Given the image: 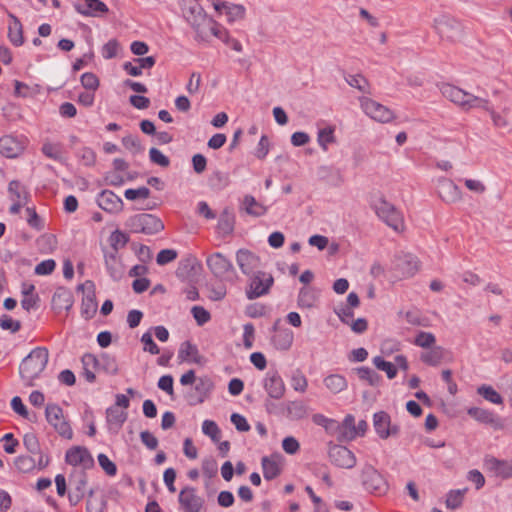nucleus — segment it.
I'll use <instances>...</instances> for the list:
<instances>
[{
	"label": "nucleus",
	"mask_w": 512,
	"mask_h": 512,
	"mask_svg": "<svg viewBox=\"0 0 512 512\" xmlns=\"http://www.w3.org/2000/svg\"><path fill=\"white\" fill-rule=\"evenodd\" d=\"M106 418L109 429L118 432L127 419V412L118 407H109L106 411Z\"/></svg>",
	"instance_id": "32"
},
{
	"label": "nucleus",
	"mask_w": 512,
	"mask_h": 512,
	"mask_svg": "<svg viewBox=\"0 0 512 512\" xmlns=\"http://www.w3.org/2000/svg\"><path fill=\"white\" fill-rule=\"evenodd\" d=\"M360 104L364 113L375 121L388 123L395 118L392 110L371 98H361Z\"/></svg>",
	"instance_id": "8"
},
{
	"label": "nucleus",
	"mask_w": 512,
	"mask_h": 512,
	"mask_svg": "<svg viewBox=\"0 0 512 512\" xmlns=\"http://www.w3.org/2000/svg\"><path fill=\"white\" fill-rule=\"evenodd\" d=\"M263 387L268 396L273 399H281L286 391L285 383L278 371H269L266 374Z\"/></svg>",
	"instance_id": "16"
},
{
	"label": "nucleus",
	"mask_w": 512,
	"mask_h": 512,
	"mask_svg": "<svg viewBox=\"0 0 512 512\" xmlns=\"http://www.w3.org/2000/svg\"><path fill=\"white\" fill-rule=\"evenodd\" d=\"M376 215L387 226L396 232H402L405 229L404 217L402 212L396 206L388 202L384 197H380L372 204Z\"/></svg>",
	"instance_id": "1"
},
{
	"label": "nucleus",
	"mask_w": 512,
	"mask_h": 512,
	"mask_svg": "<svg viewBox=\"0 0 512 512\" xmlns=\"http://www.w3.org/2000/svg\"><path fill=\"white\" fill-rule=\"evenodd\" d=\"M229 175L222 171L213 172L208 178V185L213 191H221L229 185Z\"/></svg>",
	"instance_id": "45"
},
{
	"label": "nucleus",
	"mask_w": 512,
	"mask_h": 512,
	"mask_svg": "<svg viewBox=\"0 0 512 512\" xmlns=\"http://www.w3.org/2000/svg\"><path fill=\"white\" fill-rule=\"evenodd\" d=\"M69 485L68 500L71 506H76L86 495L87 474L84 471H74L69 477Z\"/></svg>",
	"instance_id": "10"
},
{
	"label": "nucleus",
	"mask_w": 512,
	"mask_h": 512,
	"mask_svg": "<svg viewBox=\"0 0 512 512\" xmlns=\"http://www.w3.org/2000/svg\"><path fill=\"white\" fill-rule=\"evenodd\" d=\"M235 228V214L229 207L223 209L219 216L217 229L223 235H231Z\"/></svg>",
	"instance_id": "28"
},
{
	"label": "nucleus",
	"mask_w": 512,
	"mask_h": 512,
	"mask_svg": "<svg viewBox=\"0 0 512 512\" xmlns=\"http://www.w3.org/2000/svg\"><path fill=\"white\" fill-rule=\"evenodd\" d=\"M467 414L476 421L490 425L495 429L501 427L499 418L490 410L480 407H471L467 410Z\"/></svg>",
	"instance_id": "24"
},
{
	"label": "nucleus",
	"mask_w": 512,
	"mask_h": 512,
	"mask_svg": "<svg viewBox=\"0 0 512 512\" xmlns=\"http://www.w3.org/2000/svg\"><path fill=\"white\" fill-rule=\"evenodd\" d=\"M36 244L42 254H49L56 248L57 240L53 234H43L37 239Z\"/></svg>",
	"instance_id": "48"
},
{
	"label": "nucleus",
	"mask_w": 512,
	"mask_h": 512,
	"mask_svg": "<svg viewBox=\"0 0 512 512\" xmlns=\"http://www.w3.org/2000/svg\"><path fill=\"white\" fill-rule=\"evenodd\" d=\"M97 203L101 209L109 213H118L123 209L122 199L111 190H103L97 196Z\"/></svg>",
	"instance_id": "20"
},
{
	"label": "nucleus",
	"mask_w": 512,
	"mask_h": 512,
	"mask_svg": "<svg viewBox=\"0 0 512 512\" xmlns=\"http://www.w3.org/2000/svg\"><path fill=\"white\" fill-rule=\"evenodd\" d=\"M279 322L280 319H277L272 327L274 335L271 338V342L276 349L287 351L292 346L294 333L288 328L279 327Z\"/></svg>",
	"instance_id": "17"
},
{
	"label": "nucleus",
	"mask_w": 512,
	"mask_h": 512,
	"mask_svg": "<svg viewBox=\"0 0 512 512\" xmlns=\"http://www.w3.org/2000/svg\"><path fill=\"white\" fill-rule=\"evenodd\" d=\"M236 262L243 274L254 275L260 268V258L248 249H239L236 252Z\"/></svg>",
	"instance_id": "13"
},
{
	"label": "nucleus",
	"mask_w": 512,
	"mask_h": 512,
	"mask_svg": "<svg viewBox=\"0 0 512 512\" xmlns=\"http://www.w3.org/2000/svg\"><path fill=\"white\" fill-rule=\"evenodd\" d=\"M207 31H208V37L210 35H213V36L217 37L218 39H220L225 44H229V42H230L229 32L224 27L219 25L216 21L213 20L211 22V25L208 27Z\"/></svg>",
	"instance_id": "58"
},
{
	"label": "nucleus",
	"mask_w": 512,
	"mask_h": 512,
	"mask_svg": "<svg viewBox=\"0 0 512 512\" xmlns=\"http://www.w3.org/2000/svg\"><path fill=\"white\" fill-rule=\"evenodd\" d=\"M468 488L450 490L447 493L446 506L450 509H458L462 506Z\"/></svg>",
	"instance_id": "47"
},
{
	"label": "nucleus",
	"mask_w": 512,
	"mask_h": 512,
	"mask_svg": "<svg viewBox=\"0 0 512 512\" xmlns=\"http://www.w3.org/2000/svg\"><path fill=\"white\" fill-rule=\"evenodd\" d=\"M81 362L83 365V376L86 379L87 382L93 383L96 380V376L94 371L100 370L99 364H98V357H96L92 353H85L82 358Z\"/></svg>",
	"instance_id": "31"
},
{
	"label": "nucleus",
	"mask_w": 512,
	"mask_h": 512,
	"mask_svg": "<svg viewBox=\"0 0 512 512\" xmlns=\"http://www.w3.org/2000/svg\"><path fill=\"white\" fill-rule=\"evenodd\" d=\"M99 369L107 374L116 375L119 371L116 357L109 353H102L98 357Z\"/></svg>",
	"instance_id": "42"
},
{
	"label": "nucleus",
	"mask_w": 512,
	"mask_h": 512,
	"mask_svg": "<svg viewBox=\"0 0 512 512\" xmlns=\"http://www.w3.org/2000/svg\"><path fill=\"white\" fill-rule=\"evenodd\" d=\"M178 357L181 361L191 360L196 364H200L203 359V357L199 354L197 346L192 344L190 341H184L181 344Z\"/></svg>",
	"instance_id": "33"
},
{
	"label": "nucleus",
	"mask_w": 512,
	"mask_h": 512,
	"mask_svg": "<svg viewBox=\"0 0 512 512\" xmlns=\"http://www.w3.org/2000/svg\"><path fill=\"white\" fill-rule=\"evenodd\" d=\"M248 286L246 288V296L249 300H253L269 293L274 283V278L270 273L258 271L254 275H250Z\"/></svg>",
	"instance_id": "5"
},
{
	"label": "nucleus",
	"mask_w": 512,
	"mask_h": 512,
	"mask_svg": "<svg viewBox=\"0 0 512 512\" xmlns=\"http://www.w3.org/2000/svg\"><path fill=\"white\" fill-rule=\"evenodd\" d=\"M346 81L351 87H354L363 93L368 92L369 83L361 74L349 75L346 77Z\"/></svg>",
	"instance_id": "61"
},
{
	"label": "nucleus",
	"mask_w": 512,
	"mask_h": 512,
	"mask_svg": "<svg viewBox=\"0 0 512 512\" xmlns=\"http://www.w3.org/2000/svg\"><path fill=\"white\" fill-rule=\"evenodd\" d=\"M373 427L379 438L385 440L396 437L400 433V427L392 424L391 417L386 411H379L373 415Z\"/></svg>",
	"instance_id": "9"
},
{
	"label": "nucleus",
	"mask_w": 512,
	"mask_h": 512,
	"mask_svg": "<svg viewBox=\"0 0 512 512\" xmlns=\"http://www.w3.org/2000/svg\"><path fill=\"white\" fill-rule=\"evenodd\" d=\"M48 358L49 353L45 347L34 348V377L45 369Z\"/></svg>",
	"instance_id": "46"
},
{
	"label": "nucleus",
	"mask_w": 512,
	"mask_h": 512,
	"mask_svg": "<svg viewBox=\"0 0 512 512\" xmlns=\"http://www.w3.org/2000/svg\"><path fill=\"white\" fill-rule=\"evenodd\" d=\"M242 208L253 217H260L266 214L267 207L256 201L252 195H245L242 201Z\"/></svg>",
	"instance_id": "37"
},
{
	"label": "nucleus",
	"mask_w": 512,
	"mask_h": 512,
	"mask_svg": "<svg viewBox=\"0 0 512 512\" xmlns=\"http://www.w3.org/2000/svg\"><path fill=\"white\" fill-rule=\"evenodd\" d=\"M93 489L88 492V500L86 503V512H103L106 506V501L104 500H93Z\"/></svg>",
	"instance_id": "64"
},
{
	"label": "nucleus",
	"mask_w": 512,
	"mask_h": 512,
	"mask_svg": "<svg viewBox=\"0 0 512 512\" xmlns=\"http://www.w3.org/2000/svg\"><path fill=\"white\" fill-rule=\"evenodd\" d=\"M329 458L332 464L339 468L351 469L356 465L354 453L342 445H334L329 450Z\"/></svg>",
	"instance_id": "14"
},
{
	"label": "nucleus",
	"mask_w": 512,
	"mask_h": 512,
	"mask_svg": "<svg viewBox=\"0 0 512 512\" xmlns=\"http://www.w3.org/2000/svg\"><path fill=\"white\" fill-rule=\"evenodd\" d=\"M122 144L127 150H129L134 155L140 154L144 151V147L137 136H124L122 138Z\"/></svg>",
	"instance_id": "56"
},
{
	"label": "nucleus",
	"mask_w": 512,
	"mask_h": 512,
	"mask_svg": "<svg viewBox=\"0 0 512 512\" xmlns=\"http://www.w3.org/2000/svg\"><path fill=\"white\" fill-rule=\"evenodd\" d=\"M280 458L279 454H273L270 457L264 456L261 460L263 476L266 480L270 481L278 477L281 473V468L278 463Z\"/></svg>",
	"instance_id": "27"
},
{
	"label": "nucleus",
	"mask_w": 512,
	"mask_h": 512,
	"mask_svg": "<svg viewBox=\"0 0 512 512\" xmlns=\"http://www.w3.org/2000/svg\"><path fill=\"white\" fill-rule=\"evenodd\" d=\"M444 357V349L441 346L432 347L429 351L423 352L420 359L423 363L430 366H437Z\"/></svg>",
	"instance_id": "44"
},
{
	"label": "nucleus",
	"mask_w": 512,
	"mask_h": 512,
	"mask_svg": "<svg viewBox=\"0 0 512 512\" xmlns=\"http://www.w3.org/2000/svg\"><path fill=\"white\" fill-rule=\"evenodd\" d=\"M128 226L134 233H143L146 235L157 234L164 229V224L160 218L147 213L130 217Z\"/></svg>",
	"instance_id": "4"
},
{
	"label": "nucleus",
	"mask_w": 512,
	"mask_h": 512,
	"mask_svg": "<svg viewBox=\"0 0 512 512\" xmlns=\"http://www.w3.org/2000/svg\"><path fill=\"white\" fill-rule=\"evenodd\" d=\"M23 150L19 140L10 135L0 138V154L7 158L17 157Z\"/></svg>",
	"instance_id": "25"
},
{
	"label": "nucleus",
	"mask_w": 512,
	"mask_h": 512,
	"mask_svg": "<svg viewBox=\"0 0 512 512\" xmlns=\"http://www.w3.org/2000/svg\"><path fill=\"white\" fill-rule=\"evenodd\" d=\"M433 27L442 40L456 42L464 36V26L455 17L442 14L433 21Z\"/></svg>",
	"instance_id": "2"
},
{
	"label": "nucleus",
	"mask_w": 512,
	"mask_h": 512,
	"mask_svg": "<svg viewBox=\"0 0 512 512\" xmlns=\"http://www.w3.org/2000/svg\"><path fill=\"white\" fill-rule=\"evenodd\" d=\"M324 384L332 393L337 394L346 390L348 383L344 376L331 374L324 379Z\"/></svg>",
	"instance_id": "43"
},
{
	"label": "nucleus",
	"mask_w": 512,
	"mask_h": 512,
	"mask_svg": "<svg viewBox=\"0 0 512 512\" xmlns=\"http://www.w3.org/2000/svg\"><path fill=\"white\" fill-rule=\"evenodd\" d=\"M318 300V294L313 287H302L299 290L297 304L300 308H312Z\"/></svg>",
	"instance_id": "36"
},
{
	"label": "nucleus",
	"mask_w": 512,
	"mask_h": 512,
	"mask_svg": "<svg viewBox=\"0 0 512 512\" xmlns=\"http://www.w3.org/2000/svg\"><path fill=\"white\" fill-rule=\"evenodd\" d=\"M308 409L303 401H289L286 404V417L290 420H300L307 416Z\"/></svg>",
	"instance_id": "39"
},
{
	"label": "nucleus",
	"mask_w": 512,
	"mask_h": 512,
	"mask_svg": "<svg viewBox=\"0 0 512 512\" xmlns=\"http://www.w3.org/2000/svg\"><path fill=\"white\" fill-rule=\"evenodd\" d=\"M178 502L184 512H201L205 503L196 488L188 485L180 490Z\"/></svg>",
	"instance_id": "12"
},
{
	"label": "nucleus",
	"mask_w": 512,
	"mask_h": 512,
	"mask_svg": "<svg viewBox=\"0 0 512 512\" xmlns=\"http://www.w3.org/2000/svg\"><path fill=\"white\" fill-rule=\"evenodd\" d=\"M492 105L490 104V101L486 98H481L478 96H475L471 93H468V97L465 102L464 109L470 110L473 108H479L483 109L486 112H488V109H490Z\"/></svg>",
	"instance_id": "51"
},
{
	"label": "nucleus",
	"mask_w": 512,
	"mask_h": 512,
	"mask_svg": "<svg viewBox=\"0 0 512 512\" xmlns=\"http://www.w3.org/2000/svg\"><path fill=\"white\" fill-rule=\"evenodd\" d=\"M362 485L366 491L382 495L388 490V483L372 465H365L361 473Z\"/></svg>",
	"instance_id": "6"
},
{
	"label": "nucleus",
	"mask_w": 512,
	"mask_h": 512,
	"mask_svg": "<svg viewBox=\"0 0 512 512\" xmlns=\"http://www.w3.org/2000/svg\"><path fill=\"white\" fill-rule=\"evenodd\" d=\"M45 416L56 432L65 439H72L73 431L69 422L64 418L62 408L57 404H48L45 409Z\"/></svg>",
	"instance_id": "7"
},
{
	"label": "nucleus",
	"mask_w": 512,
	"mask_h": 512,
	"mask_svg": "<svg viewBox=\"0 0 512 512\" xmlns=\"http://www.w3.org/2000/svg\"><path fill=\"white\" fill-rule=\"evenodd\" d=\"M334 131L335 129L332 126H328L318 131L317 142L324 151H327L329 144L336 142Z\"/></svg>",
	"instance_id": "49"
},
{
	"label": "nucleus",
	"mask_w": 512,
	"mask_h": 512,
	"mask_svg": "<svg viewBox=\"0 0 512 512\" xmlns=\"http://www.w3.org/2000/svg\"><path fill=\"white\" fill-rule=\"evenodd\" d=\"M128 241L129 236L119 229L113 231L109 237V243L111 245L112 251L116 252H118L120 248L125 247Z\"/></svg>",
	"instance_id": "54"
},
{
	"label": "nucleus",
	"mask_w": 512,
	"mask_h": 512,
	"mask_svg": "<svg viewBox=\"0 0 512 512\" xmlns=\"http://www.w3.org/2000/svg\"><path fill=\"white\" fill-rule=\"evenodd\" d=\"M479 395H481L487 401L493 404H502V396L492 387L488 385H482L477 389Z\"/></svg>",
	"instance_id": "53"
},
{
	"label": "nucleus",
	"mask_w": 512,
	"mask_h": 512,
	"mask_svg": "<svg viewBox=\"0 0 512 512\" xmlns=\"http://www.w3.org/2000/svg\"><path fill=\"white\" fill-rule=\"evenodd\" d=\"M206 264L211 273L221 280L228 279L234 272L232 262L220 252H215L207 257Z\"/></svg>",
	"instance_id": "11"
},
{
	"label": "nucleus",
	"mask_w": 512,
	"mask_h": 512,
	"mask_svg": "<svg viewBox=\"0 0 512 512\" xmlns=\"http://www.w3.org/2000/svg\"><path fill=\"white\" fill-rule=\"evenodd\" d=\"M397 267L403 276L410 277L418 271L419 262L415 256L407 254L398 259Z\"/></svg>",
	"instance_id": "35"
},
{
	"label": "nucleus",
	"mask_w": 512,
	"mask_h": 512,
	"mask_svg": "<svg viewBox=\"0 0 512 512\" xmlns=\"http://www.w3.org/2000/svg\"><path fill=\"white\" fill-rule=\"evenodd\" d=\"M185 19L196 32V39L200 41L208 40V27L213 21L208 17L205 10L198 3H194L184 13Z\"/></svg>",
	"instance_id": "3"
},
{
	"label": "nucleus",
	"mask_w": 512,
	"mask_h": 512,
	"mask_svg": "<svg viewBox=\"0 0 512 512\" xmlns=\"http://www.w3.org/2000/svg\"><path fill=\"white\" fill-rule=\"evenodd\" d=\"M41 151L47 158L53 159L60 163H64L66 160L63 153V146L59 142L52 143L46 140L42 145Z\"/></svg>",
	"instance_id": "38"
},
{
	"label": "nucleus",
	"mask_w": 512,
	"mask_h": 512,
	"mask_svg": "<svg viewBox=\"0 0 512 512\" xmlns=\"http://www.w3.org/2000/svg\"><path fill=\"white\" fill-rule=\"evenodd\" d=\"M507 108H503L502 113L497 112L492 106L488 109V113L491 117L492 123L496 128H508L510 126L509 120L506 118Z\"/></svg>",
	"instance_id": "55"
},
{
	"label": "nucleus",
	"mask_w": 512,
	"mask_h": 512,
	"mask_svg": "<svg viewBox=\"0 0 512 512\" xmlns=\"http://www.w3.org/2000/svg\"><path fill=\"white\" fill-rule=\"evenodd\" d=\"M75 10L84 16L96 17L100 13H107V5L100 0H83V2H77L74 4Z\"/></svg>",
	"instance_id": "21"
},
{
	"label": "nucleus",
	"mask_w": 512,
	"mask_h": 512,
	"mask_svg": "<svg viewBox=\"0 0 512 512\" xmlns=\"http://www.w3.org/2000/svg\"><path fill=\"white\" fill-rule=\"evenodd\" d=\"M359 379L366 381L370 386L377 387L381 384L382 377L375 370L367 366H361L353 369Z\"/></svg>",
	"instance_id": "40"
},
{
	"label": "nucleus",
	"mask_w": 512,
	"mask_h": 512,
	"mask_svg": "<svg viewBox=\"0 0 512 512\" xmlns=\"http://www.w3.org/2000/svg\"><path fill=\"white\" fill-rule=\"evenodd\" d=\"M32 358V352H30L21 362L19 366V373L26 386H32V374L30 371V359Z\"/></svg>",
	"instance_id": "59"
},
{
	"label": "nucleus",
	"mask_w": 512,
	"mask_h": 512,
	"mask_svg": "<svg viewBox=\"0 0 512 512\" xmlns=\"http://www.w3.org/2000/svg\"><path fill=\"white\" fill-rule=\"evenodd\" d=\"M8 37L15 46H20L24 42L22 24L12 14H9Z\"/></svg>",
	"instance_id": "34"
},
{
	"label": "nucleus",
	"mask_w": 512,
	"mask_h": 512,
	"mask_svg": "<svg viewBox=\"0 0 512 512\" xmlns=\"http://www.w3.org/2000/svg\"><path fill=\"white\" fill-rule=\"evenodd\" d=\"M442 95L451 102L464 108L468 92L451 84H444L441 88Z\"/></svg>",
	"instance_id": "29"
},
{
	"label": "nucleus",
	"mask_w": 512,
	"mask_h": 512,
	"mask_svg": "<svg viewBox=\"0 0 512 512\" xmlns=\"http://www.w3.org/2000/svg\"><path fill=\"white\" fill-rule=\"evenodd\" d=\"M438 194L446 203H455L462 199L460 188L452 180L447 178L438 180Z\"/></svg>",
	"instance_id": "19"
},
{
	"label": "nucleus",
	"mask_w": 512,
	"mask_h": 512,
	"mask_svg": "<svg viewBox=\"0 0 512 512\" xmlns=\"http://www.w3.org/2000/svg\"><path fill=\"white\" fill-rule=\"evenodd\" d=\"M436 342L433 333L420 331L415 337L414 344L422 348H431Z\"/></svg>",
	"instance_id": "60"
},
{
	"label": "nucleus",
	"mask_w": 512,
	"mask_h": 512,
	"mask_svg": "<svg viewBox=\"0 0 512 512\" xmlns=\"http://www.w3.org/2000/svg\"><path fill=\"white\" fill-rule=\"evenodd\" d=\"M74 300L73 295L70 290L64 287H59L53 297H52V306L53 309L57 311L61 310H70L73 306Z\"/></svg>",
	"instance_id": "26"
},
{
	"label": "nucleus",
	"mask_w": 512,
	"mask_h": 512,
	"mask_svg": "<svg viewBox=\"0 0 512 512\" xmlns=\"http://www.w3.org/2000/svg\"><path fill=\"white\" fill-rule=\"evenodd\" d=\"M213 388L214 384L209 377H199L196 380V384L194 386V394L191 395V398H193L195 401L191 402L190 404L195 405L203 403L205 399L209 397Z\"/></svg>",
	"instance_id": "23"
},
{
	"label": "nucleus",
	"mask_w": 512,
	"mask_h": 512,
	"mask_svg": "<svg viewBox=\"0 0 512 512\" xmlns=\"http://www.w3.org/2000/svg\"><path fill=\"white\" fill-rule=\"evenodd\" d=\"M65 461L72 466H82L84 469L94 465V459L89 450L83 446H73L66 451Z\"/></svg>",
	"instance_id": "15"
},
{
	"label": "nucleus",
	"mask_w": 512,
	"mask_h": 512,
	"mask_svg": "<svg viewBox=\"0 0 512 512\" xmlns=\"http://www.w3.org/2000/svg\"><path fill=\"white\" fill-rule=\"evenodd\" d=\"M211 1L216 11L220 12L223 8L227 10L229 21H234L235 19H242L245 15V8L242 5H228L227 2H214V0Z\"/></svg>",
	"instance_id": "41"
},
{
	"label": "nucleus",
	"mask_w": 512,
	"mask_h": 512,
	"mask_svg": "<svg viewBox=\"0 0 512 512\" xmlns=\"http://www.w3.org/2000/svg\"><path fill=\"white\" fill-rule=\"evenodd\" d=\"M291 385L297 392L304 393L308 387V381L301 370L297 369L291 376Z\"/></svg>",
	"instance_id": "57"
},
{
	"label": "nucleus",
	"mask_w": 512,
	"mask_h": 512,
	"mask_svg": "<svg viewBox=\"0 0 512 512\" xmlns=\"http://www.w3.org/2000/svg\"><path fill=\"white\" fill-rule=\"evenodd\" d=\"M485 467L502 479L512 478V459L500 460L494 456L484 458Z\"/></svg>",
	"instance_id": "18"
},
{
	"label": "nucleus",
	"mask_w": 512,
	"mask_h": 512,
	"mask_svg": "<svg viewBox=\"0 0 512 512\" xmlns=\"http://www.w3.org/2000/svg\"><path fill=\"white\" fill-rule=\"evenodd\" d=\"M117 254L116 251L105 252L104 254L106 269L114 280H119L123 276V267Z\"/></svg>",
	"instance_id": "30"
},
{
	"label": "nucleus",
	"mask_w": 512,
	"mask_h": 512,
	"mask_svg": "<svg viewBox=\"0 0 512 512\" xmlns=\"http://www.w3.org/2000/svg\"><path fill=\"white\" fill-rule=\"evenodd\" d=\"M202 431L205 435L209 436L213 442L219 441L220 429L214 421L205 420L202 424Z\"/></svg>",
	"instance_id": "62"
},
{
	"label": "nucleus",
	"mask_w": 512,
	"mask_h": 512,
	"mask_svg": "<svg viewBox=\"0 0 512 512\" xmlns=\"http://www.w3.org/2000/svg\"><path fill=\"white\" fill-rule=\"evenodd\" d=\"M98 463L100 467L105 471V473L109 476H115L117 473V466L114 462H112L108 456L104 453H100L98 455Z\"/></svg>",
	"instance_id": "63"
},
{
	"label": "nucleus",
	"mask_w": 512,
	"mask_h": 512,
	"mask_svg": "<svg viewBox=\"0 0 512 512\" xmlns=\"http://www.w3.org/2000/svg\"><path fill=\"white\" fill-rule=\"evenodd\" d=\"M86 287L92 289V294H88L83 298L81 304V315L88 320L95 315L97 311V303L95 301V295L93 291L94 284L92 281L88 280L85 283L78 285L77 289L84 290Z\"/></svg>",
	"instance_id": "22"
},
{
	"label": "nucleus",
	"mask_w": 512,
	"mask_h": 512,
	"mask_svg": "<svg viewBox=\"0 0 512 512\" xmlns=\"http://www.w3.org/2000/svg\"><path fill=\"white\" fill-rule=\"evenodd\" d=\"M375 367L381 371L386 372L389 379H393L397 375V367L395 364L384 360L381 356H376L372 360Z\"/></svg>",
	"instance_id": "52"
},
{
	"label": "nucleus",
	"mask_w": 512,
	"mask_h": 512,
	"mask_svg": "<svg viewBox=\"0 0 512 512\" xmlns=\"http://www.w3.org/2000/svg\"><path fill=\"white\" fill-rule=\"evenodd\" d=\"M8 191L12 201L22 200L24 203H27L28 192L19 181H11L8 186Z\"/></svg>",
	"instance_id": "50"
}]
</instances>
